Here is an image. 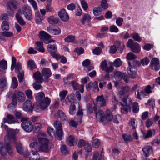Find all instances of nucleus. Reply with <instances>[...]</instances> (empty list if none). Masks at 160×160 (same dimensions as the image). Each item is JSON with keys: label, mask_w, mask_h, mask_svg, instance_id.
Masks as SVG:
<instances>
[{"label": "nucleus", "mask_w": 160, "mask_h": 160, "mask_svg": "<svg viewBox=\"0 0 160 160\" xmlns=\"http://www.w3.org/2000/svg\"><path fill=\"white\" fill-rule=\"evenodd\" d=\"M127 92L126 88H124L119 91L118 94V96L122 100V101L120 102L122 106L121 112L122 114L127 113L130 109L129 106L126 103V100L128 98Z\"/></svg>", "instance_id": "3"}, {"label": "nucleus", "mask_w": 160, "mask_h": 160, "mask_svg": "<svg viewBox=\"0 0 160 160\" xmlns=\"http://www.w3.org/2000/svg\"><path fill=\"white\" fill-rule=\"evenodd\" d=\"M74 75L72 73L68 75L67 77L64 78L63 79L64 84L66 85H69V82L68 81L73 79L74 78Z\"/></svg>", "instance_id": "34"}, {"label": "nucleus", "mask_w": 160, "mask_h": 160, "mask_svg": "<svg viewBox=\"0 0 160 160\" xmlns=\"http://www.w3.org/2000/svg\"><path fill=\"white\" fill-rule=\"evenodd\" d=\"M102 11V9L100 7H97L94 8L93 10V13L95 16H98L100 15Z\"/></svg>", "instance_id": "37"}, {"label": "nucleus", "mask_w": 160, "mask_h": 160, "mask_svg": "<svg viewBox=\"0 0 160 160\" xmlns=\"http://www.w3.org/2000/svg\"><path fill=\"white\" fill-rule=\"evenodd\" d=\"M109 30L111 32L117 33L118 32L119 29L116 26L113 25L110 27Z\"/></svg>", "instance_id": "56"}, {"label": "nucleus", "mask_w": 160, "mask_h": 160, "mask_svg": "<svg viewBox=\"0 0 160 160\" xmlns=\"http://www.w3.org/2000/svg\"><path fill=\"white\" fill-rule=\"evenodd\" d=\"M42 128V126L41 124L39 123H36L33 125L32 130L33 132L35 133H39L41 129Z\"/></svg>", "instance_id": "28"}, {"label": "nucleus", "mask_w": 160, "mask_h": 160, "mask_svg": "<svg viewBox=\"0 0 160 160\" xmlns=\"http://www.w3.org/2000/svg\"><path fill=\"white\" fill-rule=\"evenodd\" d=\"M1 28L2 30L8 31L9 28V26L8 23L6 21H3L1 25Z\"/></svg>", "instance_id": "51"}, {"label": "nucleus", "mask_w": 160, "mask_h": 160, "mask_svg": "<svg viewBox=\"0 0 160 160\" xmlns=\"http://www.w3.org/2000/svg\"><path fill=\"white\" fill-rule=\"evenodd\" d=\"M59 22L58 18L54 16H51V24H56Z\"/></svg>", "instance_id": "61"}, {"label": "nucleus", "mask_w": 160, "mask_h": 160, "mask_svg": "<svg viewBox=\"0 0 160 160\" xmlns=\"http://www.w3.org/2000/svg\"><path fill=\"white\" fill-rule=\"evenodd\" d=\"M19 3L16 1H11L7 4L8 8L10 10H13L17 8L19 6Z\"/></svg>", "instance_id": "20"}, {"label": "nucleus", "mask_w": 160, "mask_h": 160, "mask_svg": "<svg viewBox=\"0 0 160 160\" xmlns=\"http://www.w3.org/2000/svg\"><path fill=\"white\" fill-rule=\"evenodd\" d=\"M150 60L147 57H145L141 60L140 63L143 66H144L148 64Z\"/></svg>", "instance_id": "58"}, {"label": "nucleus", "mask_w": 160, "mask_h": 160, "mask_svg": "<svg viewBox=\"0 0 160 160\" xmlns=\"http://www.w3.org/2000/svg\"><path fill=\"white\" fill-rule=\"evenodd\" d=\"M33 106L30 100H27L23 103L22 109L25 111H28L30 113L32 112Z\"/></svg>", "instance_id": "13"}, {"label": "nucleus", "mask_w": 160, "mask_h": 160, "mask_svg": "<svg viewBox=\"0 0 160 160\" xmlns=\"http://www.w3.org/2000/svg\"><path fill=\"white\" fill-rule=\"evenodd\" d=\"M119 36L121 38L124 39H127L130 37L129 33L127 32H123L119 34Z\"/></svg>", "instance_id": "59"}, {"label": "nucleus", "mask_w": 160, "mask_h": 160, "mask_svg": "<svg viewBox=\"0 0 160 160\" xmlns=\"http://www.w3.org/2000/svg\"><path fill=\"white\" fill-rule=\"evenodd\" d=\"M93 160H104L103 155L102 153L99 154L98 152L95 151L93 154Z\"/></svg>", "instance_id": "30"}, {"label": "nucleus", "mask_w": 160, "mask_h": 160, "mask_svg": "<svg viewBox=\"0 0 160 160\" xmlns=\"http://www.w3.org/2000/svg\"><path fill=\"white\" fill-rule=\"evenodd\" d=\"M87 90L92 89L94 92H98L99 91L98 86V82L94 81V82H90L86 85Z\"/></svg>", "instance_id": "14"}, {"label": "nucleus", "mask_w": 160, "mask_h": 160, "mask_svg": "<svg viewBox=\"0 0 160 160\" xmlns=\"http://www.w3.org/2000/svg\"><path fill=\"white\" fill-rule=\"evenodd\" d=\"M22 122L21 126L22 128L27 132H30L32 130L33 125L32 122L28 120V118L25 117L21 119Z\"/></svg>", "instance_id": "5"}, {"label": "nucleus", "mask_w": 160, "mask_h": 160, "mask_svg": "<svg viewBox=\"0 0 160 160\" xmlns=\"http://www.w3.org/2000/svg\"><path fill=\"white\" fill-rule=\"evenodd\" d=\"M129 65L127 69V72L130 78L134 79L136 77L137 73V69L134 67H133L131 64V62L129 61L128 62Z\"/></svg>", "instance_id": "11"}, {"label": "nucleus", "mask_w": 160, "mask_h": 160, "mask_svg": "<svg viewBox=\"0 0 160 160\" xmlns=\"http://www.w3.org/2000/svg\"><path fill=\"white\" fill-rule=\"evenodd\" d=\"M53 125L57 132V134H54L55 137H57L59 140H61L63 136L62 126L61 123L59 121H56L54 122Z\"/></svg>", "instance_id": "4"}, {"label": "nucleus", "mask_w": 160, "mask_h": 160, "mask_svg": "<svg viewBox=\"0 0 160 160\" xmlns=\"http://www.w3.org/2000/svg\"><path fill=\"white\" fill-rule=\"evenodd\" d=\"M132 109L133 112L135 113H137L139 110V107L138 103L134 102L132 105Z\"/></svg>", "instance_id": "50"}, {"label": "nucleus", "mask_w": 160, "mask_h": 160, "mask_svg": "<svg viewBox=\"0 0 160 160\" xmlns=\"http://www.w3.org/2000/svg\"><path fill=\"white\" fill-rule=\"evenodd\" d=\"M80 2L83 9L85 11L87 10L88 8V6L85 1L84 0H81Z\"/></svg>", "instance_id": "63"}, {"label": "nucleus", "mask_w": 160, "mask_h": 160, "mask_svg": "<svg viewBox=\"0 0 160 160\" xmlns=\"http://www.w3.org/2000/svg\"><path fill=\"white\" fill-rule=\"evenodd\" d=\"M22 14L21 9L18 10L17 12L15 14V17L18 23L21 26L25 25L26 22L21 16Z\"/></svg>", "instance_id": "19"}, {"label": "nucleus", "mask_w": 160, "mask_h": 160, "mask_svg": "<svg viewBox=\"0 0 160 160\" xmlns=\"http://www.w3.org/2000/svg\"><path fill=\"white\" fill-rule=\"evenodd\" d=\"M19 130L16 129H10L9 131L8 134L4 138V139L6 142H10L12 141L14 143H16L17 138L15 136V134L18 132Z\"/></svg>", "instance_id": "6"}, {"label": "nucleus", "mask_w": 160, "mask_h": 160, "mask_svg": "<svg viewBox=\"0 0 160 160\" xmlns=\"http://www.w3.org/2000/svg\"><path fill=\"white\" fill-rule=\"evenodd\" d=\"M101 5L102 8L104 9H107L108 7V4L106 0H102L101 1Z\"/></svg>", "instance_id": "62"}, {"label": "nucleus", "mask_w": 160, "mask_h": 160, "mask_svg": "<svg viewBox=\"0 0 160 160\" xmlns=\"http://www.w3.org/2000/svg\"><path fill=\"white\" fill-rule=\"evenodd\" d=\"M107 101L103 95L98 96L95 100L93 101L94 105L98 107L104 106L106 105Z\"/></svg>", "instance_id": "9"}, {"label": "nucleus", "mask_w": 160, "mask_h": 160, "mask_svg": "<svg viewBox=\"0 0 160 160\" xmlns=\"http://www.w3.org/2000/svg\"><path fill=\"white\" fill-rule=\"evenodd\" d=\"M18 85V80L16 77H13L12 78L11 87L12 88L14 89L16 88Z\"/></svg>", "instance_id": "47"}, {"label": "nucleus", "mask_w": 160, "mask_h": 160, "mask_svg": "<svg viewBox=\"0 0 160 160\" xmlns=\"http://www.w3.org/2000/svg\"><path fill=\"white\" fill-rule=\"evenodd\" d=\"M35 19L36 23L38 24L41 22L44 19V17L42 15H41L39 11H37L35 13Z\"/></svg>", "instance_id": "33"}, {"label": "nucleus", "mask_w": 160, "mask_h": 160, "mask_svg": "<svg viewBox=\"0 0 160 160\" xmlns=\"http://www.w3.org/2000/svg\"><path fill=\"white\" fill-rule=\"evenodd\" d=\"M136 58V56L131 52L128 53L127 55V58L128 60H132Z\"/></svg>", "instance_id": "55"}, {"label": "nucleus", "mask_w": 160, "mask_h": 160, "mask_svg": "<svg viewBox=\"0 0 160 160\" xmlns=\"http://www.w3.org/2000/svg\"><path fill=\"white\" fill-rule=\"evenodd\" d=\"M71 84L74 90H77L79 88L78 84L76 81H73L70 82H69V85Z\"/></svg>", "instance_id": "54"}, {"label": "nucleus", "mask_w": 160, "mask_h": 160, "mask_svg": "<svg viewBox=\"0 0 160 160\" xmlns=\"http://www.w3.org/2000/svg\"><path fill=\"white\" fill-rule=\"evenodd\" d=\"M13 97L15 98L19 102H23L26 99V96L23 92L21 91H16L13 94Z\"/></svg>", "instance_id": "12"}, {"label": "nucleus", "mask_w": 160, "mask_h": 160, "mask_svg": "<svg viewBox=\"0 0 160 160\" xmlns=\"http://www.w3.org/2000/svg\"><path fill=\"white\" fill-rule=\"evenodd\" d=\"M57 48L55 41L51 39V56L58 60L60 59V54L57 52Z\"/></svg>", "instance_id": "8"}, {"label": "nucleus", "mask_w": 160, "mask_h": 160, "mask_svg": "<svg viewBox=\"0 0 160 160\" xmlns=\"http://www.w3.org/2000/svg\"><path fill=\"white\" fill-rule=\"evenodd\" d=\"M7 79L5 77H2L0 78V88H2L7 86Z\"/></svg>", "instance_id": "31"}, {"label": "nucleus", "mask_w": 160, "mask_h": 160, "mask_svg": "<svg viewBox=\"0 0 160 160\" xmlns=\"http://www.w3.org/2000/svg\"><path fill=\"white\" fill-rule=\"evenodd\" d=\"M33 77L37 82L41 83L43 81L42 76L40 72L37 71L34 73Z\"/></svg>", "instance_id": "23"}, {"label": "nucleus", "mask_w": 160, "mask_h": 160, "mask_svg": "<svg viewBox=\"0 0 160 160\" xmlns=\"http://www.w3.org/2000/svg\"><path fill=\"white\" fill-rule=\"evenodd\" d=\"M40 103L42 110H45L49 105V99L46 97L43 100L41 101Z\"/></svg>", "instance_id": "25"}, {"label": "nucleus", "mask_w": 160, "mask_h": 160, "mask_svg": "<svg viewBox=\"0 0 160 160\" xmlns=\"http://www.w3.org/2000/svg\"><path fill=\"white\" fill-rule=\"evenodd\" d=\"M34 150V151L32 152V149H31V152L32 153V155L29 157V160H40V157L38 152Z\"/></svg>", "instance_id": "27"}, {"label": "nucleus", "mask_w": 160, "mask_h": 160, "mask_svg": "<svg viewBox=\"0 0 160 160\" xmlns=\"http://www.w3.org/2000/svg\"><path fill=\"white\" fill-rule=\"evenodd\" d=\"M90 16L88 14H86L84 15L81 20V22L84 24L86 22L89 21L91 20Z\"/></svg>", "instance_id": "44"}, {"label": "nucleus", "mask_w": 160, "mask_h": 160, "mask_svg": "<svg viewBox=\"0 0 160 160\" xmlns=\"http://www.w3.org/2000/svg\"><path fill=\"white\" fill-rule=\"evenodd\" d=\"M155 132V130L154 129H150L147 132L143 133V135L144 138H147L152 137L154 135Z\"/></svg>", "instance_id": "29"}, {"label": "nucleus", "mask_w": 160, "mask_h": 160, "mask_svg": "<svg viewBox=\"0 0 160 160\" xmlns=\"http://www.w3.org/2000/svg\"><path fill=\"white\" fill-rule=\"evenodd\" d=\"M3 120L4 123L12 124L17 122V120L14 116L9 114L7 115V118H4Z\"/></svg>", "instance_id": "18"}, {"label": "nucleus", "mask_w": 160, "mask_h": 160, "mask_svg": "<svg viewBox=\"0 0 160 160\" xmlns=\"http://www.w3.org/2000/svg\"><path fill=\"white\" fill-rule=\"evenodd\" d=\"M100 67L103 70L107 72H112L113 70V68L112 66H110L108 67L107 61L105 60L102 62Z\"/></svg>", "instance_id": "21"}, {"label": "nucleus", "mask_w": 160, "mask_h": 160, "mask_svg": "<svg viewBox=\"0 0 160 160\" xmlns=\"http://www.w3.org/2000/svg\"><path fill=\"white\" fill-rule=\"evenodd\" d=\"M60 150L61 152L63 154L66 155L69 153V149L65 145H63L61 146Z\"/></svg>", "instance_id": "41"}, {"label": "nucleus", "mask_w": 160, "mask_h": 160, "mask_svg": "<svg viewBox=\"0 0 160 160\" xmlns=\"http://www.w3.org/2000/svg\"><path fill=\"white\" fill-rule=\"evenodd\" d=\"M122 64V62L119 58L116 59L114 62V65L116 67L120 66Z\"/></svg>", "instance_id": "64"}, {"label": "nucleus", "mask_w": 160, "mask_h": 160, "mask_svg": "<svg viewBox=\"0 0 160 160\" xmlns=\"http://www.w3.org/2000/svg\"><path fill=\"white\" fill-rule=\"evenodd\" d=\"M37 46V49L39 52H44V49L43 47V43L37 41L35 43Z\"/></svg>", "instance_id": "36"}, {"label": "nucleus", "mask_w": 160, "mask_h": 160, "mask_svg": "<svg viewBox=\"0 0 160 160\" xmlns=\"http://www.w3.org/2000/svg\"><path fill=\"white\" fill-rule=\"evenodd\" d=\"M123 75L120 72L117 71L114 74V78L115 79L118 81L120 80L123 77Z\"/></svg>", "instance_id": "49"}, {"label": "nucleus", "mask_w": 160, "mask_h": 160, "mask_svg": "<svg viewBox=\"0 0 160 160\" xmlns=\"http://www.w3.org/2000/svg\"><path fill=\"white\" fill-rule=\"evenodd\" d=\"M27 65L28 68L30 70H33L36 68L37 67L34 61L32 59L28 61Z\"/></svg>", "instance_id": "35"}, {"label": "nucleus", "mask_w": 160, "mask_h": 160, "mask_svg": "<svg viewBox=\"0 0 160 160\" xmlns=\"http://www.w3.org/2000/svg\"><path fill=\"white\" fill-rule=\"evenodd\" d=\"M0 68L5 70L7 68V62L5 60H2L0 61Z\"/></svg>", "instance_id": "52"}, {"label": "nucleus", "mask_w": 160, "mask_h": 160, "mask_svg": "<svg viewBox=\"0 0 160 160\" xmlns=\"http://www.w3.org/2000/svg\"><path fill=\"white\" fill-rule=\"evenodd\" d=\"M97 119L99 122H102L105 121H111L113 118L112 114L110 110L108 109L106 110L105 113L101 110H98L95 107L94 108Z\"/></svg>", "instance_id": "2"}, {"label": "nucleus", "mask_w": 160, "mask_h": 160, "mask_svg": "<svg viewBox=\"0 0 160 160\" xmlns=\"http://www.w3.org/2000/svg\"><path fill=\"white\" fill-rule=\"evenodd\" d=\"M60 28L57 26L52 27L51 28V33L54 35H58L61 33Z\"/></svg>", "instance_id": "26"}, {"label": "nucleus", "mask_w": 160, "mask_h": 160, "mask_svg": "<svg viewBox=\"0 0 160 160\" xmlns=\"http://www.w3.org/2000/svg\"><path fill=\"white\" fill-rule=\"evenodd\" d=\"M25 93L28 98L31 99L33 98L32 92L31 90L30 89L26 90Z\"/></svg>", "instance_id": "60"}, {"label": "nucleus", "mask_w": 160, "mask_h": 160, "mask_svg": "<svg viewBox=\"0 0 160 160\" xmlns=\"http://www.w3.org/2000/svg\"><path fill=\"white\" fill-rule=\"evenodd\" d=\"M131 49L132 51L136 53H138L140 51V48L139 44L137 43H134L132 46L131 47Z\"/></svg>", "instance_id": "32"}, {"label": "nucleus", "mask_w": 160, "mask_h": 160, "mask_svg": "<svg viewBox=\"0 0 160 160\" xmlns=\"http://www.w3.org/2000/svg\"><path fill=\"white\" fill-rule=\"evenodd\" d=\"M16 148L19 154L23 153V151L24 149L23 148L22 145L20 143L18 142L16 143Z\"/></svg>", "instance_id": "40"}, {"label": "nucleus", "mask_w": 160, "mask_h": 160, "mask_svg": "<svg viewBox=\"0 0 160 160\" xmlns=\"http://www.w3.org/2000/svg\"><path fill=\"white\" fill-rule=\"evenodd\" d=\"M82 114L83 112L82 110H79L77 113L76 116L75 117V119H76L77 118L78 119V120H77V122L81 123L82 122V119L81 115Z\"/></svg>", "instance_id": "43"}, {"label": "nucleus", "mask_w": 160, "mask_h": 160, "mask_svg": "<svg viewBox=\"0 0 160 160\" xmlns=\"http://www.w3.org/2000/svg\"><path fill=\"white\" fill-rule=\"evenodd\" d=\"M78 140L73 135H70L67 138L66 143L70 146H73L77 142Z\"/></svg>", "instance_id": "22"}, {"label": "nucleus", "mask_w": 160, "mask_h": 160, "mask_svg": "<svg viewBox=\"0 0 160 160\" xmlns=\"http://www.w3.org/2000/svg\"><path fill=\"white\" fill-rule=\"evenodd\" d=\"M38 141L40 146L37 142H32L30 144V147L31 149H32V151L33 152L35 150L37 151L47 152L48 151L49 140L46 138L40 137L38 138Z\"/></svg>", "instance_id": "1"}, {"label": "nucleus", "mask_w": 160, "mask_h": 160, "mask_svg": "<svg viewBox=\"0 0 160 160\" xmlns=\"http://www.w3.org/2000/svg\"><path fill=\"white\" fill-rule=\"evenodd\" d=\"M65 42L68 43H75V36L70 35L68 36L64 39Z\"/></svg>", "instance_id": "39"}, {"label": "nucleus", "mask_w": 160, "mask_h": 160, "mask_svg": "<svg viewBox=\"0 0 160 160\" xmlns=\"http://www.w3.org/2000/svg\"><path fill=\"white\" fill-rule=\"evenodd\" d=\"M159 61L157 58H153L150 62L151 68L155 71H157L160 69L159 66Z\"/></svg>", "instance_id": "15"}, {"label": "nucleus", "mask_w": 160, "mask_h": 160, "mask_svg": "<svg viewBox=\"0 0 160 160\" xmlns=\"http://www.w3.org/2000/svg\"><path fill=\"white\" fill-rule=\"evenodd\" d=\"M58 16L64 22H66L68 20L69 18L65 9L61 10L58 13Z\"/></svg>", "instance_id": "16"}, {"label": "nucleus", "mask_w": 160, "mask_h": 160, "mask_svg": "<svg viewBox=\"0 0 160 160\" xmlns=\"http://www.w3.org/2000/svg\"><path fill=\"white\" fill-rule=\"evenodd\" d=\"M57 116L60 118L62 120H66L67 118L64 112L60 110L58 111L57 113Z\"/></svg>", "instance_id": "42"}, {"label": "nucleus", "mask_w": 160, "mask_h": 160, "mask_svg": "<svg viewBox=\"0 0 160 160\" xmlns=\"http://www.w3.org/2000/svg\"><path fill=\"white\" fill-rule=\"evenodd\" d=\"M42 74L44 78V81L46 82H48L50 77V69L48 68H43L42 71Z\"/></svg>", "instance_id": "17"}, {"label": "nucleus", "mask_w": 160, "mask_h": 160, "mask_svg": "<svg viewBox=\"0 0 160 160\" xmlns=\"http://www.w3.org/2000/svg\"><path fill=\"white\" fill-rule=\"evenodd\" d=\"M131 36L132 38L137 41L140 42L142 40L141 38L140 37L138 33H133L132 34Z\"/></svg>", "instance_id": "53"}, {"label": "nucleus", "mask_w": 160, "mask_h": 160, "mask_svg": "<svg viewBox=\"0 0 160 160\" xmlns=\"http://www.w3.org/2000/svg\"><path fill=\"white\" fill-rule=\"evenodd\" d=\"M142 151L144 155L147 157L152 153V148L150 146H146L142 148Z\"/></svg>", "instance_id": "24"}, {"label": "nucleus", "mask_w": 160, "mask_h": 160, "mask_svg": "<svg viewBox=\"0 0 160 160\" xmlns=\"http://www.w3.org/2000/svg\"><path fill=\"white\" fill-rule=\"evenodd\" d=\"M75 105L73 104H71L69 108V114L71 115H73L75 113Z\"/></svg>", "instance_id": "57"}, {"label": "nucleus", "mask_w": 160, "mask_h": 160, "mask_svg": "<svg viewBox=\"0 0 160 160\" xmlns=\"http://www.w3.org/2000/svg\"><path fill=\"white\" fill-rule=\"evenodd\" d=\"M136 97L138 99H141L145 95L144 91L141 90H138L135 92Z\"/></svg>", "instance_id": "38"}, {"label": "nucleus", "mask_w": 160, "mask_h": 160, "mask_svg": "<svg viewBox=\"0 0 160 160\" xmlns=\"http://www.w3.org/2000/svg\"><path fill=\"white\" fill-rule=\"evenodd\" d=\"M45 97V95L43 92L38 93L35 97L36 100L39 101L42 100Z\"/></svg>", "instance_id": "48"}, {"label": "nucleus", "mask_w": 160, "mask_h": 160, "mask_svg": "<svg viewBox=\"0 0 160 160\" xmlns=\"http://www.w3.org/2000/svg\"><path fill=\"white\" fill-rule=\"evenodd\" d=\"M38 36L40 39L46 44H48L50 42V35L44 31H41L39 32Z\"/></svg>", "instance_id": "10"}, {"label": "nucleus", "mask_w": 160, "mask_h": 160, "mask_svg": "<svg viewBox=\"0 0 160 160\" xmlns=\"http://www.w3.org/2000/svg\"><path fill=\"white\" fill-rule=\"evenodd\" d=\"M22 11L27 20L30 21L33 19L32 12L30 6L27 5H25L22 8Z\"/></svg>", "instance_id": "7"}, {"label": "nucleus", "mask_w": 160, "mask_h": 160, "mask_svg": "<svg viewBox=\"0 0 160 160\" xmlns=\"http://www.w3.org/2000/svg\"><path fill=\"white\" fill-rule=\"evenodd\" d=\"M137 122L134 118H132L130 119L128 123L129 125L131 126L132 128L135 129L137 126Z\"/></svg>", "instance_id": "46"}, {"label": "nucleus", "mask_w": 160, "mask_h": 160, "mask_svg": "<svg viewBox=\"0 0 160 160\" xmlns=\"http://www.w3.org/2000/svg\"><path fill=\"white\" fill-rule=\"evenodd\" d=\"M90 16L88 14H86L84 15L81 20V22L84 24L86 22L89 21L91 20Z\"/></svg>", "instance_id": "45"}]
</instances>
